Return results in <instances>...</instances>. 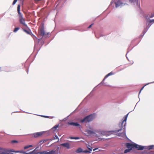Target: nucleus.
I'll list each match as a JSON object with an SVG mask.
<instances>
[{"mask_svg":"<svg viewBox=\"0 0 154 154\" xmlns=\"http://www.w3.org/2000/svg\"><path fill=\"white\" fill-rule=\"evenodd\" d=\"M129 113H128L126 115H125L123 119V120L119 124V127L121 128L116 131V132H118L121 130L122 129H124V131L122 133H119L117 135L119 136H124L125 135V126L126 124V121L127 119L128 115Z\"/></svg>","mask_w":154,"mask_h":154,"instance_id":"f257e3e1","label":"nucleus"},{"mask_svg":"<svg viewBox=\"0 0 154 154\" xmlns=\"http://www.w3.org/2000/svg\"><path fill=\"white\" fill-rule=\"evenodd\" d=\"M129 113H128L126 115H125L123 119V120L119 124V127L121 128L116 131V132H118L121 130L122 129H124V131L122 133H119L117 135L119 136H124L125 135V126L126 124V121L127 119L128 115Z\"/></svg>","mask_w":154,"mask_h":154,"instance_id":"f03ea898","label":"nucleus"},{"mask_svg":"<svg viewBox=\"0 0 154 154\" xmlns=\"http://www.w3.org/2000/svg\"><path fill=\"white\" fill-rule=\"evenodd\" d=\"M20 5H18L17 7V11L20 23V24H22L23 26L27 27V26L25 23V19L23 17V14L20 12Z\"/></svg>","mask_w":154,"mask_h":154,"instance_id":"7ed1b4c3","label":"nucleus"},{"mask_svg":"<svg viewBox=\"0 0 154 154\" xmlns=\"http://www.w3.org/2000/svg\"><path fill=\"white\" fill-rule=\"evenodd\" d=\"M12 152H20L19 151H16L13 149L9 150L0 147V154H13Z\"/></svg>","mask_w":154,"mask_h":154,"instance_id":"20e7f679","label":"nucleus"},{"mask_svg":"<svg viewBox=\"0 0 154 154\" xmlns=\"http://www.w3.org/2000/svg\"><path fill=\"white\" fill-rule=\"evenodd\" d=\"M93 119V116L92 115H91L86 116L83 119L81 120H80V122L82 123L84 122H88L92 121Z\"/></svg>","mask_w":154,"mask_h":154,"instance_id":"39448f33","label":"nucleus"},{"mask_svg":"<svg viewBox=\"0 0 154 154\" xmlns=\"http://www.w3.org/2000/svg\"><path fill=\"white\" fill-rule=\"evenodd\" d=\"M38 32L40 35L42 36H46L48 34V33H46L45 31L43 25H42L40 27L38 31Z\"/></svg>","mask_w":154,"mask_h":154,"instance_id":"423d86ee","label":"nucleus"},{"mask_svg":"<svg viewBox=\"0 0 154 154\" xmlns=\"http://www.w3.org/2000/svg\"><path fill=\"white\" fill-rule=\"evenodd\" d=\"M114 132V131H102L99 132V134L101 135H106V136H107L109 135L110 134H112V133Z\"/></svg>","mask_w":154,"mask_h":154,"instance_id":"0eeeda50","label":"nucleus"},{"mask_svg":"<svg viewBox=\"0 0 154 154\" xmlns=\"http://www.w3.org/2000/svg\"><path fill=\"white\" fill-rule=\"evenodd\" d=\"M146 19L148 25L150 26L152 24L154 23V19L150 20L148 17H146Z\"/></svg>","mask_w":154,"mask_h":154,"instance_id":"6e6552de","label":"nucleus"},{"mask_svg":"<svg viewBox=\"0 0 154 154\" xmlns=\"http://www.w3.org/2000/svg\"><path fill=\"white\" fill-rule=\"evenodd\" d=\"M135 144H131L130 143H127L126 144V146L128 149L132 150V148H134Z\"/></svg>","mask_w":154,"mask_h":154,"instance_id":"1a4fd4ad","label":"nucleus"},{"mask_svg":"<svg viewBox=\"0 0 154 154\" xmlns=\"http://www.w3.org/2000/svg\"><path fill=\"white\" fill-rule=\"evenodd\" d=\"M145 146L138 145L136 144H135L134 148H136L138 150H142L145 149Z\"/></svg>","mask_w":154,"mask_h":154,"instance_id":"9d476101","label":"nucleus"},{"mask_svg":"<svg viewBox=\"0 0 154 154\" xmlns=\"http://www.w3.org/2000/svg\"><path fill=\"white\" fill-rule=\"evenodd\" d=\"M85 131L90 136H93L95 134V133L94 132L89 130H85Z\"/></svg>","mask_w":154,"mask_h":154,"instance_id":"9b49d317","label":"nucleus"},{"mask_svg":"<svg viewBox=\"0 0 154 154\" xmlns=\"http://www.w3.org/2000/svg\"><path fill=\"white\" fill-rule=\"evenodd\" d=\"M68 124L72 126H80V125L77 122H68Z\"/></svg>","mask_w":154,"mask_h":154,"instance_id":"f8f14e48","label":"nucleus"},{"mask_svg":"<svg viewBox=\"0 0 154 154\" xmlns=\"http://www.w3.org/2000/svg\"><path fill=\"white\" fill-rule=\"evenodd\" d=\"M43 133L42 132H38L35 133H34L33 134L34 137H37L39 136H41Z\"/></svg>","mask_w":154,"mask_h":154,"instance_id":"ddd939ff","label":"nucleus"},{"mask_svg":"<svg viewBox=\"0 0 154 154\" xmlns=\"http://www.w3.org/2000/svg\"><path fill=\"white\" fill-rule=\"evenodd\" d=\"M116 5V8H118L120 5H122L123 3L120 2V0H119L117 2H115Z\"/></svg>","mask_w":154,"mask_h":154,"instance_id":"4468645a","label":"nucleus"},{"mask_svg":"<svg viewBox=\"0 0 154 154\" xmlns=\"http://www.w3.org/2000/svg\"><path fill=\"white\" fill-rule=\"evenodd\" d=\"M23 31L24 32H26V33H27V34H29L30 35H33V34L32 33L31 30H27L25 29H23Z\"/></svg>","mask_w":154,"mask_h":154,"instance_id":"2eb2a0df","label":"nucleus"},{"mask_svg":"<svg viewBox=\"0 0 154 154\" xmlns=\"http://www.w3.org/2000/svg\"><path fill=\"white\" fill-rule=\"evenodd\" d=\"M61 145L67 148V149L69 148V144L68 143L62 144Z\"/></svg>","mask_w":154,"mask_h":154,"instance_id":"dca6fc26","label":"nucleus"},{"mask_svg":"<svg viewBox=\"0 0 154 154\" xmlns=\"http://www.w3.org/2000/svg\"><path fill=\"white\" fill-rule=\"evenodd\" d=\"M145 149H154V146L153 145H151L148 146L147 148H145Z\"/></svg>","mask_w":154,"mask_h":154,"instance_id":"f3484780","label":"nucleus"},{"mask_svg":"<svg viewBox=\"0 0 154 154\" xmlns=\"http://www.w3.org/2000/svg\"><path fill=\"white\" fill-rule=\"evenodd\" d=\"M146 17H148L149 19L152 18L154 17V13H151L150 15H148Z\"/></svg>","mask_w":154,"mask_h":154,"instance_id":"a211bd4d","label":"nucleus"},{"mask_svg":"<svg viewBox=\"0 0 154 154\" xmlns=\"http://www.w3.org/2000/svg\"><path fill=\"white\" fill-rule=\"evenodd\" d=\"M113 74V73L112 72H110L109 73V74H107L106 76L105 77L104 79V80L106 78H107L110 75H112Z\"/></svg>","mask_w":154,"mask_h":154,"instance_id":"6ab92c4d","label":"nucleus"},{"mask_svg":"<svg viewBox=\"0 0 154 154\" xmlns=\"http://www.w3.org/2000/svg\"><path fill=\"white\" fill-rule=\"evenodd\" d=\"M18 141L16 140H12L11 141V143L12 144L17 143H18Z\"/></svg>","mask_w":154,"mask_h":154,"instance_id":"aec40b11","label":"nucleus"},{"mask_svg":"<svg viewBox=\"0 0 154 154\" xmlns=\"http://www.w3.org/2000/svg\"><path fill=\"white\" fill-rule=\"evenodd\" d=\"M20 29L19 27H16L14 28V32H16L18 30H19Z\"/></svg>","mask_w":154,"mask_h":154,"instance_id":"412c9836","label":"nucleus"},{"mask_svg":"<svg viewBox=\"0 0 154 154\" xmlns=\"http://www.w3.org/2000/svg\"><path fill=\"white\" fill-rule=\"evenodd\" d=\"M76 152L78 153H80L82 152V149L80 148L78 149L76 151Z\"/></svg>","mask_w":154,"mask_h":154,"instance_id":"4be33fe9","label":"nucleus"},{"mask_svg":"<svg viewBox=\"0 0 154 154\" xmlns=\"http://www.w3.org/2000/svg\"><path fill=\"white\" fill-rule=\"evenodd\" d=\"M59 127L58 125H55L52 128V129L56 130Z\"/></svg>","mask_w":154,"mask_h":154,"instance_id":"5701e85b","label":"nucleus"},{"mask_svg":"<svg viewBox=\"0 0 154 154\" xmlns=\"http://www.w3.org/2000/svg\"><path fill=\"white\" fill-rule=\"evenodd\" d=\"M32 146V145H27V146H25L24 147V149H26L28 148L29 147H31Z\"/></svg>","mask_w":154,"mask_h":154,"instance_id":"b1692460","label":"nucleus"},{"mask_svg":"<svg viewBox=\"0 0 154 154\" xmlns=\"http://www.w3.org/2000/svg\"><path fill=\"white\" fill-rule=\"evenodd\" d=\"M131 150L130 149H126L125 150L124 153H127L128 152H129L130 151H131Z\"/></svg>","mask_w":154,"mask_h":154,"instance_id":"393cba45","label":"nucleus"},{"mask_svg":"<svg viewBox=\"0 0 154 154\" xmlns=\"http://www.w3.org/2000/svg\"><path fill=\"white\" fill-rule=\"evenodd\" d=\"M70 138L71 139H79V137H71Z\"/></svg>","mask_w":154,"mask_h":154,"instance_id":"a878e982","label":"nucleus"},{"mask_svg":"<svg viewBox=\"0 0 154 154\" xmlns=\"http://www.w3.org/2000/svg\"><path fill=\"white\" fill-rule=\"evenodd\" d=\"M89 147H88V146H87V147L88 149L89 150V151H90V152L91 151H92V148L90 146H89Z\"/></svg>","mask_w":154,"mask_h":154,"instance_id":"bb28decb","label":"nucleus"},{"mask_svg":"<svg viewBox=\"0 0 154 154\" xmlns=\"http://www.w3.org/2000/svg\"><path fill=\"white\" fill-rule=\"evenodd\" d=\"M17 0H14L13 2L12 5H14V4H15L17 2Z\"/></svg>","mask_w":154,"mask_h":154,"instance_id":"cd10ccee","label":"nucleus"},{"mask_svg":"<svg viewBox=\"0 0 154 154\" xmlns=\"http://www.w3.org/2000/svg\"><path fill=\"white\" fill-rule=\"evenodd\" d=\"M145 85L144 86H143V87L141 88V89H140V91L139 94H140V92H141V91H142V90L143 89V88H144V87H145Z\"/></svg>","mask_w":154,"mask_h":154,"instance_id":"c85d7f7f","label":"nucleus"},{"mask_svg":"<svg viewBox=\"0 0 154 154\" xmlns=\"http://www.w3.org/2000/svg\"><path fill=\"white\" fill-rule=\"evenodd\" d=\"M48 152L50 153H48V154H53V151H51L49 152Z\"/></svg>","mask_w":154,"mask_h":154,"instance_id":"c756f323","label":"nucleus"},{"mask_svg":"<svg viewBox=\"0 0 154 154\" xmlns=\"http://www.w3.org/2000/svg\"><path fill=\"white\" fill-rule=\"evenodd\" d=\"M93 23H92V24H91L88 27V28H90L93 25Z\"/></svg>","mask_w":154,"mask_h":154,"instance_id":"7c9ffc66","label":"nucleus"},{"mask_svg":"<svg viewBox=\"0 0 154 154\" xmlns=\"http://www.w3.org/2000/svg\"><path fill=\"white\" fill-rule=\"evenodd\" d=\"M84 152L85 153L90 152V151H89L88 150H85L84 151Z\"/></svg>","mask_w":154,"mask_h":154,"instance_id":"2f4dec72","label":"nucleus"},{"mask_svg":"<svg viewBox=\"0 0 154 154\" xmlns=\"http://www.w3.org/2000/svg\"><path fill=\"white\" fill-rule=\"evenodd\" d=\"M34 38H35L36 39H37V37L35 36L33 34V35H31Z\"/></svg>","mask_w":154,"mask_h":154,"instance_id":"473e14b6","label":"nucleus"},{"mask_svg":"<svg viewBox=\"0 0 154 154\" xmlns=\"http://www.w3.org/2000/svg\"><path fill=\"white\" fill-rule=\"evenodd\" d=\"M130 2L131 3H132L133 2V0H129Z\"/></svg>","mask_w":154,"mask_h":154,"instance_id":"72a5a7b5","label":"nucleus"},{"mask_svg":"<svg viewBox=\"0 0 154 154\" xmlns=\"http://www.w3.org/2000/svg\"><path fill=\"white\" fill-rule=\"evenodd\" d=\"M98 149V148H95V149H93V151H94L95 150H96Z\"/></svg>","mask_w":154,"mask_h":154,"instance_id":"f704fd0d","label":"nucleus"},{"mask_svg":"<svg viewBox=\"0 0 154 154\" xmlns=\"http://www.w3.org/2000/svg\"><path fill=\"white\" fill-rule=\"evenodd\" d=\"M133 63H134V62H133V61H132V62H131V64L132 65V64H133Z\"/></svg>","mask_w":154,"mask_h":154,"instance_id":"c9c22d12","label":"nucleus"},{"mask_svg":"<svg viewBox=\"0 0 154 154\" xmlns=\"http://www.w3.org/2000/svg\"><path fill=\"white\" fill-rule=\"evenodd\" d=\"M44 117H45V118H47L48 116H44Z\"/></svg>","mask_w":154,"mask_h":154,"instance_id":"e433bc0d","label":"nucleus"}]
</instances>
